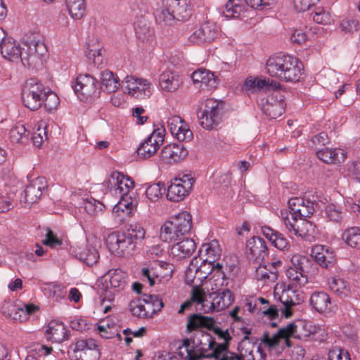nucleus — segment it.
<instances>
[{"mask_svg":"<svg viewBox=\"0 0 360 360\" xmlns=\"http://www.w3.org/2000/svg\"><path fill=\"white\" fill-rule=\"evenodd\" d=\"M142 301L147 305L148 310L151 311V315L160 311L164 306L162 300L155 295H144Z\"/></svg>","mask_w":360,"mask_h":360,"instance_id":"obj_55","label":"nucleus"},{"mask_svg":"<svg viewBox=\"0 0 360 360\" xmlns=\"http://www.w3.org/2000/svg\"><path fill=\"white\" fill-rule=\"evenodd\" d=\"M34 131L32 134V139L34 146L39 147L44 141L47 139L46 124L44 121H39L35 125Z\"/></svg>","mask_w":360,"mask_h":360,"instance_id":"obj_51","label":"nucleus"},{"mask_svg":"<svg viewBox=\"0 0 360 360\" xmlns=\"http://www.w3.org/2000/svg\"><path fill=\"white\" fill-rule=\"evenodd\" d=\"M22 63L28 68H35L43 63L47 49L38 34L27 35L22 41Z\"/></svg>","mask_w":360,"mask_h":360,"instance_id":"obj_9","label":"nucleus"},{"mask_svg":"<svg viewBox=\"0 0 360 360\" xmlns=\"http://www.w3.org/2000/svg\"><path fill=\"white\" fill-rule=\"evenodd\" d=\"M75 94L81 101L96 97L98 94L97 80L90 75H80L73 86Z\"/></svg>","mask_w":360,"mask_h":360,"instance_id":"obj_20","label":"nucleus"},{"mask_svg":"<svg viewBox=\"0 0 360 360\" xmlns=\"http://www.w3.org/2000/svg\"><path fill=\"white\" fill-rule=\"evenodd\" d=\"M343 241L353 248L360 249V228L357 226L347 229L342 235Z\"/></svg>","mask_w":360,"mask_h":360,"instance_id":"obj_41","label":"nucleus"},{"mask_svg":"<svg viewBox=\"0 0 360 360\" xmlns=\"http://www.w3.org/2000/svg\"><path fill=\"white\" fill-rule=\"evenodd\" d=\"M101 81L105 91L109 93L115 92L120 86V81L114 73L108 70H105L101 73Z\"/></svg>","mask_w":360,"mask_h":360,"instance_id":"obj_40","label":"nucleus"},{"mask_svg":"<svg viewBox=\"0 0 360 360\" xmlns=\"http://www.w3.org/2000/svg\"><path fill=\"white\" fill-rule=\"evenodd\" d=\"M72 253L88 266L95 264L99 259L98 252L92 244H88L84 248L76 247L73 249Z\"/></svg>","mask_w":360,"mask_h":360,"instance_id":"obj_31","label":"nucleus"},{"mask_svg":"<svg viewBox=\"0 0 360 360\" xmlns=\"http://www.w3.org/2000/svg\"><path fill=\"white\" fill-rule=\"evenodd\" d=\"M165 191L164 184L158 182L148 186L146 191V195L150 201L157 202L162 196Z\"/></svg>","mask_w":360,"mask_h":360,"instance_id":"obj_56","label":"nucleus"},{"mask_svg":"<svg viewBox=\"0 0 360 360\" xmlns=\"http://www.w3.org/2000/svg\"><path fill=\"white\" fill-rule=\"evenodd\" d=\"M328 247L323 245H315L312 248L311 251V256L316 260V262L321 266L327 268L326 264L325 257L327 252Z\"/></svg>","mask_w":360,"mask_h":360,"instance_id":"obj_59","label":"nucleus"},{"mask_svg":"<svg viewBox=\"0 0 360 360\" xmlns=\"http://www.w3.org/2000/svg\"><path fill=\"white\" fill-rule=\"evenodd\" d=\"M68 330L64 323L58 320L51 321L46 330V334L51 336H58V338H68Z\"/></svg>","mask_w":360,"mask_h":360,"instance_id":"obj_47","label":"nucleus"},{"mask_svg":"<svg viewBox=\"0 0 360 360\" xmlns=\"http://www.w3.org/2000/svg\"><path fill=\"white\" fill-rule=\"evenodd\" d=\"M285 274L290 281L288 285L292 288V290H297L307 283V274L298 271L290 266L287 269Z\"/></svg>","mask_w":360,"mask_h":360,"instance_id":"obj_36","label":"nucleus"},{"mask_svg":"<svg viewBox=\"0 0 360 360\" xmlns=\"http://www.w3.org/2000/svg\"><path fill=\"white\" fill-rule=\"evenodd\" d=\"M191 11L190 0H164L162 7L157 11L155 20L162 27L173 26L177 22L188 20Z\"/></svg>","mask_w":360,"mask_h":360,"instance_id":"obj_6","label":"nucleus"},{"mask_svg":"<svg viewBox=\"0 0 360 360\" xmlns=\"http://www.w3.org/2000/svg\"><path fill=\"white\" fill-rule=\"evenodd\" d=\"M127 274L121 269H110L103 276L106 288L114 290L115 292L123 290L127 285Z\"/></svg>","mask_w":360,"mask_h":360,"instance_id":"obj_27","label":"nucleus"},{"mask_svg":"<svg viewBox=\"0 0 360 360\" xmlns=\"http://www.w3.org/2000/svg\"><path fill=\"white\" fill-rule=\"evenodd\" d=\"M246 10V6L240 0H229L225 5L224 14L228 18H241Z\"/></svg>","mask_w":360,"mask_h":360,"instance_id":"obj_38","label":"nucleus"},{"mask_svg":"<svg viewBox=\"0 0 360 360\" xmlns=\"http://www.w3.org/2000/svg\"><path fill=\"white\" fill-rule=\"evenodd\" d=\"M102 207L103 205L94 198L83 200V207L91 215L96 214L98 211H101Z\"/></svg>","mask_w":360,"mask_h":360,"instance_id":"obj_62","label":"nucleus"},{"mask_svg":"<svg viewBox=\"0 0 360 360\" xmlns=\"http://www.w3.org/2000/svg\"><path fill=\"white\" fill-rule=\"evenodd\" d=\"M177 130L178 131H176L174 136H175L179 141H188L192 139L193 133L184 120L177 127Z\"/></svg>","mask_w":360,"mask_h":360,"instance_id":"obj_61","label":"nucleus"},{"mask_svg":"<svg viewBox=\"0 0 360 360\" xmlns=\"http://www.w3.org/2000/svg\"><path fill=\"white\" fill-rule=\"evenodd\" d=\"M9 195L0 197V212H4L13 208L15 203L14 197L15 194V188L14 187L9 188Z\"/></svg>","mask_w":360,"mask_h":360,"instance_id":"obj_57","label":"nucleus"},{"mask_svg":"<svg viewBox=\"0 0 360 360\" xmlns=\"http://www.w3.org/2000/svg\"><path fill=\"white\" fill-rule=\"evenodd\" d=\"M112 195L120 198L112 212L122 219L129 217L136 210L138 201L134 192V181L127 175L115 171L103 183Z\"/></svg>","mask_w":360,"mask_h":360,"instance_id":"obj_2","label":"nucleus"},{"mask_svg":"<svg viewBox=\"0 0 360 360\" xmlns=\"http://www.w3.org/2000/svg\"><path fill=\"white\" fill-rule=\"evenodd\" d=\"M38 308L33 304H24L22 307H16L12 319L20 322L27 320L30 315L34 314Z\"/></svg>","mask_w":360,"mask_h":360,"instance_id":"obj_48","label":"nucleus"},{"mask_svg":"<svg viewBox=\"0 0 360 360\" xmlns=\"http://www.w3.org/2000/svg\"><path fill=\"white\" fill-rule=\"evenodd\" d=\"M283 224L291 236L307 241L314 240L319 235L316 226L305 219L295 220L293 217H289L286 213H284Z\"/></svg>","mask_w":360,"mask_h":360,"instance_id":"obj_14","label":"nucleus"},{"mask_svg":"<svg viewBox=\"0 0 360 360\" xmlns=\"http://www.w3.org/2000/svg\"><path fill=\"white\" fill-rule=\"evenodd\" d=\"M70 16L75 20L81 19L85 13L84 0H65Z\"/></svg>","mask_w":360,"mask_h":360,"instance_id":"obj_43","label":"nucleus"},{"mask_svg":"<svg viewBox=\"0 0 360 360\" xmlns=\"http://www.w3.org/2000/svg\"><path fill=\"white\" fill-rule=\"evenodd\" d=\"M223 103L212 98L207 99L204 108L198 112L199 124L207 130L216 128L221 121Z\"/></svg>","mask_w":360,"mask_h":360,"instance_id":"obj_13","label":"nucleus"},{"mask_svg":"<svg viewBox=\"0 0 360 360\" xmlns=\"http://www.w3.org/2000/svg\"><path fill=\"white\" fill-rule=\"evenodd\" d=\"M123 84L125 92L138 99L148 98L153 94V86L146 79L127 76Z\"/></svg>","mask_w":360,"mask_h":360,"instance_id":"obj_18","label":"nucleus"},{"mask_svg":"<svg viewBox=\"0 0 360 360\" xmlns=\"http://www.w3.org/2000/svg\"><path fill=\"white\" fill-rule=\"evenodd\" d=\"M329 360H350L349 354L344 349L335 347L328 352Z\"/></svg>","mask_w":360,"mask_h":360,"instance_id":"obj_64","label":"nucleus"},{"mask_svg":"<svg viewBox=\"0 0 360 360\" xmlns=\"http://www.w3.org/2000/svg\"><path fill=\"white\" fill-rule=\"evenodd\" d=\"M224 280L219 281V283H215V288L212 287V292L206 297L205 292L197 285L192 288L191 299L198 304H202L205 312L211 311H221L229 307L233 297L231 292L228 288L218 289L219 285H223Z\"/></svg>","mask_w":360,"mask_h":360,"instance_id":"obj_4","label":"nucleus"},{"mask_svg":"<svg viewBox=\"0 0 360 360\" xmlns=\"http://www.w3.org/2000/svg\"><path fill=\"white\" fill-rule=\"evenodd\" d=\"M210 259H204L200 262L201 258L194 257L185 272V281L187 284L191 285L196 280L199 285L205 279L209 278L211 281L218 282L224 280L225 274L222 271V265L219 262L213 263L210 262ZM198 286V283L195 285Z\"/></svg>","mask_w":360,"mask_h":360,"instance_id":"obj_5","label":"nucleus"},{"mask_svg":"<svg viewBox=\"0 0 360 360\" xmlns=\"http://www.w3.org/2000/svg\"><path fill=\"white\" fill-rule=\"evenodd\" d=\"M182 81L179 75L172 71L163 72L159 77V85L166 92H174L181 85Z\"/></svg>","mask_w":360,"mask_h":360,"instance_id":"obj_33","label":"nucleus"},{"mask_svg":"<svg viewBox=\"0 0 360 360\" xmlns=\"http://www.w3.org/2000/svg\"><path fill=\"white\" fill-rule=\"evenodd\" d=\"M29 132L22 124H15L9 132V137L13 143H25L28 141Z\"/></svg>","mask_w":360,"mask_h":360,"instance_id":"obj_44","label":"nucleus"},{"mask_svg":"<svg viewBox=\"0 0 360 360\" xmlns=\"http://www.w3.org/2000/svg\"><path fill=\"white\" fill-rule=\"evenodd\" d=\"M285 348L292 360H302L305 355V349L299 345L293 346L290 339H261V342L257 347V354L261 359H264L265 352L271 354L278 355Z\"/></svg>","mask_w":360,"mask_h":360,"instance_id":"obj_7","label":"nucleus"},{"mask_svg":"<svg viewBox=\"0 0 360 360\" xmlns=\"http://www.w3.org/2000/svg\"><path fill=\"white\" fill-rule=\"evenodd\" d=\"M303 65L298 58L285 54H274L267 59L265 72L285 82H297L303 75Z\"/></svg>","mask_w":360,"mask_h":360,"instance_id":"obj_3","label":"nucleus"},{"mask_svg":"<svg viewBox=\"0 0 360 360\" xmlns=\"http://www.w3.org/2000/svg\"><path fill=\"white\" fill-rule=\"evenodd\" d=\"M329 288L340 297H345L350 294V287L347 282L344 279L334 276L328 279V281Z\"/></svg>","mask_w":360,"mask_h":360,"instance_id":"obj_35","label":"nucleus"},{"mask_svg":"<svg viewBox=\"0 0 360 360\" xmlns=\"http://www.w3.org/2000/svg\"><path fill=\"white\" fill-rule=\"evenodd\" d=\"M46 91L42 83L34 79L27 80L22 90V99L24 105L31 110L39 109L43 103Z\"/></svg>","mask_w":360,"mask_h":360,"instance_id":"obj_15","label":"nucleus"},{"mask_svg":"<svg viewBox=\"0 0 360 360\" xmlns=\"http://www.w3.org/2000/svg\"><path fill=\"white\" fill-rule=\"evenodd\" d=\"M282 264L281 260H276L267 264H260L256 269L255 278L265 283L275 282L278 278V268Z\"/></svg>","mask_w":360,"mask_h":360,"instance_id":"obj_26","label":"nucleus"},{"mask_svg":"<svg viewBox=\"0 0 360 360\" xmlns=\"http://www.w3.org/2000/svg\"><path fill=\"white\" fill-rule=\"evenodd\" d=\"M46 188L47 182L44 177L39 176L33 179L26 186L20 199L21 203L27 207L37 202Z\"/></svg>","mask_w":360,"mask_h":360,"instance_id":"obj_21","label":"nucleus"},{"mask_svg":"<svg viewBox=\"0 0 360 360\" xmlns=\"http://www.w3.org/2000/svg\"><path fill=\"white\" fill-rule=\"evenodd\" d=\"M101 49L102 46L96 38L89 40L87 43L86 56L89 60H92L96 65H100L103 63Z\"/></svg>","mask_w":360,"mask_h":360,"instance_id":"obj_39","label":"nucleus"},{"mask_svg":"<svg viewBox=\"0 0 360 360\" xmlns=\"http://www.w3.org/2000/svg\"><path fill=\"white\" fill-rule=\"evenodd\" d=\"M155 264L160 266L161 269L159 270V274H158V284H165L168 282L172 276L173 266L171 264L163 261H157L155 262Z\"/></svg>","mask_w":360,"mask_h":360,"instance_id":"obj_49","label":"nucleus"},{"mask_svg":"<svg viewBox=\"0 0 360 360\" xmlns=\"http://www.w3.org/2000/svg\"><path fill=\"white\" fill-rule=\"evenodd\" d=\"M290 267L294 269L308 274L310 271L312 262L308 257L300 255H295L292 257Z\"/></svg>","mask_w":360,"mask_h":360,"instance_id":"obj_45","label":"nucleus"},{"mask_svg":"<svg viewBox=\"0 0 360 360\" xmlns=\"http://www.w3.org/2000/svg\"><path fill=\"white\" fill-rule=\"evenodd\" d=\"M106 244L110 252L117 257L130 255L135 248L134 243L124 233H112L106 239Z\"/></svg>","mask_w":360,"mask_h":360,"instance_id":"obj_17","label":"nucleus"},{"mask_svg":"<svg viewBox=\"0 0 360 360\" xmlns=\"http://www.w3.org/2000/svg\"><path fill=\"white\" fill-rule=\"evenodd\" d=\"M159 270H161L160 266L156 265L155 262L141 269V276L143 279H147L150 286L158 285Z\"/></svg>","mask_w":360,"mask_h":360,"instance_id":"obj_46","label":"nucleus"},{"mask_svg":"<svg viewBox=\"0 0 360 360\" xmlns=\"http://www.w3.org/2000/svg\"><path fill=\"white\" fill-rule=\"evenodd\" d=\"M219 33L217 26L210 22L202 23L188 37V40L193 44L210 42L215 39Z\"/></svg>","mask_w":360,"mask_h":360,"instance_id":"obj_23","label":"nucleus"},{"mask_svg":"<svg viewBox=\"0 0 360 360\" xmlns=\"http://www.w3.org/2000/svg\"><path fill=\"white\" fill-rule=\"evenodd\" d=\"M192 225L191 215L182 212L166 221L161 228L160 238L166 242H175L188 233Z\"/></svg>","mask_w":360,"mask_h":360,"instance_id":"obj_8","label":"nucleus"},{"mask_svg":"<svg viewBox=\"0 0 360 360\" xmlns=\"http://www.w3.org/2000/svg\"><path fill=\"white\" fill-rule=\"evenodd\" d=\"M326 217L335 223H340L344 218L342 208L337 204L330 203L325 209Z\"/></svg>","mask_w":360,"mask_h":360,"instance_id":"obj_50","label":"nucleus"},{"mask_svg":"<svg viewBox=\"0 0 360 360\" xmlns=\"http://www.w3.org/2000/svg\"><path fill=\"white\" fill-rule=\"evenodd\" d=\"M248 257L256 262H261L268 256L269 251L265 240L259 236H254L247 242Z\"/></svg>","mask_w":360,"mask_h":360,"instance_id":"obj_24","label":"nucleus"},{"mask_svg":"<svg viewBox=\"0 0 360 360\" xmlns=\"http://www.w3.org/2000/svg\"><path fill=\"white\" fill-rule=\"evenodd\" d=\"M312 18L314 21L318 24L330 25L333 21L330 13L321 7L316 8Z\"/></svg>","mask_w":360,"mask_h":360,"instance_id":"obj_58","label":"nucleus"},{"mask_svg":"<svg viewBox=\"0 0 360 360\" xmlns=\"http://www.w3.org/2000/svg\"><path fill=\"white\" fill-rule=\"evenodd\" d=\"M181 238L182 240L174 242L169 251V255L176 260L189 257L196 249L195 243L193 239L189 238Z\"/></svg>","mask_w":360,"mask_h":360,"instance_id":"obj_25","label":"nucleus"},{"mask_svg":"<svg viewBox=\"0 0 360 360\" xmlns=\"http://www.w3.org/2000/svg\"><path fill=\"white\" fill-rule=\"evenodd\" d=\"M193 183L194 179L188 174L173 179L167 188V198L174 202L184 200L191 192Z\"/></svg>","mask_w":360,"mask_h":360,"instance_id":"obj_16","label":"nucleus"},{"mask_svg":"<svg viewBox=\"0 0 360 360\" xmlns=\"http://www.w3.org/2000/svg\"><path fill=\"white\" fill-rule=\"evenodd\" d=\"M288 205L290 209L289 212L286 210L281 211L283 221L284 213H286L289 217H293L295 220L310 217L318 206V202L316 196L307 193H305L304 198H290L288 202Z\"/></svg>","mask_w":360,"mask_h":360,"instance_id":"obj_11","label":"nucleus"},{"mask_svg":"<svg viewBox=\"0 0 360 360\" xmlns=\"http://www.w3.org/2000/svg\"><path fill=\"white\" fill-rule=\"evenodd\" d=\"M203 252L207 256L205 259H210V262L215 263V261L220 257L221 252L219 242L213 240L209 243L202 245L200 250V253L202 255Z\"/></svg>","mask_w":360,"mask_h":360,"instance_id":"obj_42","label":"nucleus"},{"mask_svg":"<svg viewBox=\"0 0 360 360\" xmlns=\"http://www.w3.org/2000/svg\"><path fill=\"white\" fill-rule=\"evenodd\" d=\"M317 157L327 164L343 162L346 158V153L340 148H326L316 152Z\"/></svg>","mask_w":360,"mask_h":360,"instance_id":"obj_34","label":"nucleus"},{"mask_svg":"<svg viewBox=\"0 0 360 360\" xmlns=\"http://www.w3.org/2000/svg\"><path fill=\"white\" fill-rule=\"evenodd\" d=\"M284 96L281 91H273L262 103V110L271 119H276L285 110Z\"/></svg>","mask_w":360,"mask_h":360,"instance_id":"obj_22","label":"nucleus"},{"mask_svg":"<svg viewBox=\"0 0 360 360\" xmlns=\"http://www.w3.org/2000/svg\"><path fill=\"white\" fill-rule=\"evenodd\" d=\"M146 231L143 228L139 225L131 226V229L127 231L125 234L136 245V240H141L145 236Z\"/></svg>","mask_w":360,"mask_h":360,"instance_id":"obj_63","label":"nucleus"},{"mask_svg":"<svg viewBox=\"0 0 360 360\" xmlns=\"http://www.w3.org/2000/svg\"><path fill=\"white\" fill-rule=\"evenodd\" d=\"M297 326L295 323H290L280 328L271 337L268 332H264L262 338H291L297 333Z\"/></svg>","mask_w":360,"mask_h":360,"instance_id":"obj_54","label":"nucleus"},{"mask_svg":"<svg viewBox=\"0 0 360 360\" xmlns=\"http://www.w3.org/2000/svg\"><path fill=\"white\" fill-rule=\"evenodd\" d=\"M43 103L47 111L51 112L56 110L59 104V98L56 94L50 91H46V96L43 98Z\"/></svg>","mask_w":360,"mask_h":360,"instance_id":"obj_60","label":"nucleus"},{"mask_svg":"<svg viewBox=\"0 0 360 360\" xmlns=\"http://www.w3.org/2000/svg\"><path fill=\"white\" fill-rule=\"evenodd\" d=\"M191 79L194 84H200L199 88L201 89H207L208 90H212L217 84V79L214 74L205 69H198L193 72Z\"/></svg>","mask_w":360,"mask_h":360,"instance_id":"obj_30","label":"nucleus"},{"mask_svg":"<svg viewBox=\"0 0 360 360\" xmlns=\"http://www.w3.org/2000/svg\"><path fill=\"white\" fill-rule=\"evenodd\" d=\"M161 155L167 162H176L184 160L188 155V150L183 144H170L163 148Z\"/></svg>","mask_w":360,"mask_h":360,"instance_id":"obj_32","label":"nucleus"},{"mask_svg":"<svg viewBox=\"0 0 360 360\" xmlns=\"http://www.w3.org/2000/svg\"><path fill=\"white\" fill-rule=\"evenodd\" d=\"M186 330L188 333L199 330L210 338L212 335L218 338H231L228 329L221 328L220 323L217 322L213 317L201 314H193L188 317Z\"/></svg>","mask_w":360,"mask_h":360,"instance_id":"obj_10","label":"nucleus"},{"mask_svg":"<svg viewBox=\"0 0 360 360\" xmlns=\"http://www.w3.org/2000/svg\"><path fill=\"white\" fill-rule=\"evenodd\" d=\"M215 339H207L202 343L200 339H183L178 347V354L183 359L200 360L203 358H214L216 360H255V344L250 339H242L238 343L239 355L229 351V340L218 344ZM260 360V359H259Z\"/></svg>","mask_w":360,"mask_h":360,"instance_id":"obj_1","label":"nucleus"},{"mask_svg":"<svg viewBox=\"0 0 360 360\" xmlns=\"http://www.w3.org/2000/svg\"><path fill=\"white\" fill-rule=\"evenodd\" d=\"M1 53L4 58L11 62L22 63V44H20L11 38H7L1 45Z\"/></svg>","mask_w":360,"mask_h":360,"instance_id":"obj_29","label":"nucleus"},{"mask_svg":"<svg viewBox=\"0 0 360 360\" xmlns=\"http://www.w3.org/2000/svg\"><path fill=\"white\" fill-rule=\"evenodd\" d=\"M136 37L141 41H148L152 36L153 32L145 20H138L134 25Z\"/></svg>","mask_w":360,"mask_h":360,"instance_id":"obj_53","label":"nucleus"},{"mask_svg":"<svg viewBox=\"0 0 360 360\" xmlns=\"http://www.w3.org/2000/svg\"><path fill=\"white\" fill-rule=\"evenodd\" d=\"M165 129L163 126L153 130L150 136L137 148L141 158L147 159L155 155L165 140Z\"/></svg>","mask_w":360,"mask_h":360,"instance_id":"obj_19","label":"nucleus"},{"mask_svg":"<svg viewBox=\"0 0 360 360\" xmlns=\"http://www.w3.org/2000/svg\"><path fill=\"white\" fill-rule=\"evenodd\" d=\"M129 308L134 316L139 318H148L151 316V311L148 310L141 300H134L130 302Z\"/></svg>","mask_w":360,"mask_h":360,"instance_id":"obj_52","label":"nucleus"},{"mask_svg":"<svg viewBox=\"0 0 360 360\" xmlns=\"http://www.w3.org/2000/svg\"><path fill=\"white\" fill-rule=\"evenodd\" d=\"M101 349L96 339H77L70 346L68 353L74 360H98Z\"/></svg>","mask_w":360,"mask_h":360,"instance_id":"obj_12","label":"nucleus"},{"mask_svg":"<svg viewBox=\"0 0 360 360\" xmlns=\"http://www.w3.org/2000/svg\"><path fill=\"white\" fill-rule=\"evenodd\" d=\"M310 304L312 308L320 314H329L334 309L331 298L323 291H317L311 294Z\"/></svg>","mask_w":360,"mask_h":360,"instance_id":"obj_28","label":"nucleus"},{"mask_svg":"<svg viewBox=\"0 0 360 360\" xmlns=\"http://www.w3.org/2000/svg\"><path fill=\"white\" fill-rule=\"evenodd\" d=\"M296 291L292 290V288L288 285V289L283 290L279 297V300L283 306L281 308V314L286 318H289L292 314L291 308L295 304V302L290 294H295Z\"/></svg>","mask_w":360,"mask_h":360,"instance_id":"obj_37","label":"nucleus"}]
</instances>
